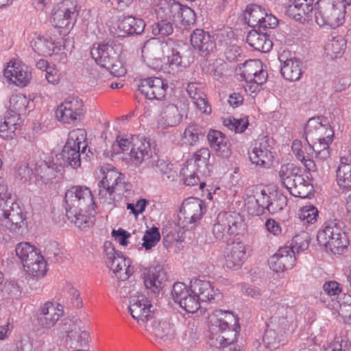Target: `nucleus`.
Returning <instances> with one entry per match:
<instances>
[{
  "label": "nucleus",
  "mask_w": 351,
  "mask_h": 351,
  "mask_svg": "<svg viewBox=\"0 0 351 351\" xmlns=\"http://www.w3.org/2000/svg\"><path fill=\"white\" fill-rule=\"evenodd\" d=\"M278 176L282 184L293 196L304 199L311 195L313 187L311 181L302 173L300 168L294 164L281 165Z\"/></svg>",
  "instance_id": "nucleus-5"
},
{
  "label": "nucleus",
  "mask_w": 351,
  "mask_h": 351,
  "mask_svg": "<svg viewBox=\"0 0 351 351\" xmlns=\"http://www.w3.org/2000/svg\"><path fill=\"white\" fill-rule=\"evenodd\" d=\"M0 212V215L5 220L6 226L10 231L18 232L26 226L25 213L15 196L6 197Z\"/></svg>",
  "instance_id": "nucleus-15"
},
{
  "label": "nucleus",
  "mask_w": 351,
  "mask_h": 351,
  "mask_svg": "<svg viewBox=\"0 0 351 351\" xmlns=\"http://www.w3.org/2000/svg\"><path fill=\"white\" fill-rule=\"evenodd\" d=\"M210 152L208 148L203 147L196 151L186 162L190 169H195L200 175H208V162Z\"/></svg>",
  "instance_id": "nucleus-43"
},
{
  "label": "nucleus",
  "mask_w": 351,
  "mask_h": 351,
  "mask_svg": "<svg viewBox=\"0 0 351 351\" xmlns=\"http://www.w3.org/2000/svg\"><path fill=\"white\" fill-rule=\"evenodd\" d=\"M23 267L29 275L38 278L43 277L47 271V263L40 252L24 263Z\"/></svg>",
  "instance_id": "nucleus-46"
},
{
  "label": "nucleus",
  "mask_w": 351,
  "mask_h": 351,
  "mask_svg": "<svg viewBox=\"0 0 351 351\" xmlns=\"http://www.w3.org/2000/svg\"><path fill=\"white\" fill-rule=\"evenodd\" d=\"M151 156L152 148L149 141L144 138L133 140L132 146L129 153V159L132 165L138 167Z\"/></svg>",
  "instance_id": "nucleus-34"
},
{
  "label": "nucleus",
  "mask_w": 351,
  "mask_h": 351,
  "mask_svg": "<svg viewBox=\"0 0 351 351\" xmlns=\"http://www.w3.org/2000/svg\"><path fill=\"white\" fill-rule=\"evenodd\" d=\"M195 14L191 8L181 5V9L176 14L173 23L180 28H186L195 23Z\"/></svg>",
  "instance_id": "nucleus-50"
},
{
  "label": "nucleus",
  "mask_w": 351,
  "mask_h": 351,
  "mask_svg": "<svg viewBox=\"0 0 351 351\" xmlns=\"http://www.w3.org/2000/svg\"><path fill=\"white\" fill-rule=\"evenodd\" d=\"M344 300L339 304V314L345 322L351 324V295H345Z\"/></svg>",
  "instance_id": "nucleus-64"
},
{
  "label": "nucleus",
  "mask_w": 351,
  "mask_h": 351,
  "mask_svg": "<svg viewBox=\"0 0 351 351\" xmlns=\"http://www.w3.org/2000/svg\"><path fill=\"white\" fill-rule=\"evenodd\" d=\"M182 116L178 108L172 104H165L162 106L160 112L157 117V126L160 130H167L180 124Z\"/></svg>",
  "instance_id": "nucleus-32"
},
{
  "label": "nucleus",
  "mask_w": 351,
  "mask_h": 351,
  "mask_svg": "<svg viewBox=\"0 0 351 351\" xmlns=\"http://www.w3.org/2000/svg\"><path fill=\"white\" fill-rule=\"evenodd\" d=\"M223 125L229 130L236 133H241L247 129L249 125V121L247 117H243L240 119L230 117L225 118L223 121Z\"/></svg>",
  "instance_id": "nucleus-56"
},
{
  "label": "nucleus",
  "mask_w": 351,
  "mask_h": 351,
  "mask_svg": "<svg viewBox=\"0 0 351 351\" xmlns=\"http://www.w3.org/2000/svg\"><path fill=\"white\" fill-rule=\"evenodd\" d=\"M129 311L138 324L149 330L148 324L154 318V307L151 301L143 294L131 295L129 301Z\"/></svg>",
  "instance_id": "nucleus-18"
},
{
  "label": "nucleus",
  "mask_w": 351,
  "mask_h": 351,
  "mask_svg": "<svg viewBox=\"0 0 351 351\" xmlns=\"http://www.w3.org/2000/svg\"><path fill=\"white\" fill-rule=\"evenodd\" d=\"M247 43L255 50L266 53L273 46L272 41L266 34L259 33L256 30L250 31L246 38Z\"/></svg>",
  "instance_id": "nucleus-45"
},
{
  "label": "nucleus",
  "mask_w": 351,
  "mask_h": 351,
  "mask_svg": "<svg viewBox=\"0 0 351 351\" xmlns=\"http://www.w3.org/2000/svg\"><path fill=\"white\" fill-rule=\"evenodd\" d=\"M104 252L107 266L117 279L121 281L126 280L134 273L130 260L116 251L111 242L104 243Z\"/></svg>",
  "instance_id": "nucleus-13"
},
{
  "label": "nucleus",
  "mask_w": 351,
  "mask_h": 351,
  "mask_svg": "<svg viewBox=\"0 0 351 351\" xmlns=\"http://www.w3.org/2000/svg\"><path fill=\"white\" fill-rule=\"evenodd\" d=\"M30 47L39 56H48L58 53L61 43L50 34L40 35L34 33L29 37Z\"/></svg>",
  "instance_id": "nucleus-26"
},
{
  "label": "nucleus",
  "mask_w": 351,
  "mask_h": 351,
  "mask_svg": "<svg viewBox=\"0 0 351 351\" xmlns=\"http://www.w3.org/2000/svg\"><path fill=\"white\" fill-rule=\"evenodd\" d=\"M35 107L34 101L29 97L22 93H14L11 95L9 101V110L12 114H25Z\"/></svg>",
  "instance_id": "nucleus-39"
},
{
  "label": "nucleus",
  "mask_w": 351,
  "mask_h": 351,
  "mask_svg": "<svg viewBox=\"0 0 351 351\" xmlns=\"http://www.w3.org/2000/svg\"><path fill=\"white\" fill-rule=\"evenodd\" d=\"M71 346L84 347L88 345L90 338L88 327L81 321L71 324V328L66 331Z\"/></svg>",
  "instance_id": "nucleus-38"
},
{
  "label": "nucleus",
  "mask_w": 351,
  "mask_h": 351,
  "mask_svg": "<svg viewBox=\"0 0 351 351\" xmlns=\"http://www.w3.org/2000/svg\"><path fill=\"white\" fill-rule=\"evenodd\" d=\"M3 73L8 84L17 87L27 86L32 80L31 69L18 58L10 60L4 66Z\"/></svg>",
  "instance_id": "nucleus-19"
},
{
  "label": "nucleus",
  "mask_w": 351,
  "mask_h": 351,
  "mask_svg": "<svg viewBox=\"0 0 351 351\" xmlns=\"http://www.w3.org/2000/svg\"><path fill=\"white\" fill-rule=\"evenodd\" d=\"M21 119L18 114L6 112L0 116V137L4 140H12L16 136V131L21 126Z\"/></svg>",
  "instance_id": "nucleus-35"
},
{
  "label": "nucleus",
  "mask_w": 351,
  "mask_h": 351,
  "mask_svg": "<svg viewBox=\"0 0 351 351\" xmlns=\"http://www.w3.org/2000/svg\"><path fill=\"white\" fill-rule=\"evenodd\" d=\"M77 3L74 1L64 0L55 5L51 12V23L63 35L73 29L77 17Z\"/></svg>",
  "instance_id": "nucleus-11"
},
{
  "label": "nucleus",
  "mask_w": 351,
  "mask_h": 351,
  "mask_svg": "<svg viewBox=\"0 0 351 351\" xmlns=\"http://www.w3.org/2000/svg\"><path fill=\"white\" fill-rule=\"evenodd\" d=\"M244 19L247 25L252 27L275 28L278 23V19L269 13L264 7L252 4L247 6Z\"/></svg>",
  "instance_id": "nucleus-21"
},
{
  "label": "nucleus",
  "mask_w": 351,
  "mask_h": 351,
  "mask_svg": "<svg viewBox=\"0 0 351 351\" xmlns=\"http://www.w3.org/2000/svg\"><path fill=\"white\" fill-rule=\"evenodd\" d=\"M54 113L58 121L63 124L71 125L83 119L86 113V108L80 98L69 96L57 106Z\"/></svg>",
  "instance_id": "nucleus-14"
},
{
  "label": "nucleus",
  "mask_w": 351,
  "mask_h": 351,
  "mask_svg": "<svg viewBox=\"0 0 351 351\" xmlns=\"http://www.w3.org/2000/svg\"><path fill=\"white\" fill-rule=\"evenodd\" d=\"M168 88L167 82L160 77H150L141 80L139 91L149 100L165 98Z\"/></svg>",
  "instance_id": "nucleus-27"
},
{
  "label": "nucleus",
  "mask_w": 351,
  "mask_h": 351,
  "mask_svg": "<svg viewBox=\"0 0 351 351\" xmlns=\"http://www.w3.org/2000/svg\"><path fill=\"white\" fill-rule=\"evenodd\" d=\"M271 149L269 139L266 136L258 139L249 151L250 161L262 168H270L273 166L275 157V153Z\"/></svg>",
  "instance_id": "nucleus-23"
},
{
  "label": "nucleus",
  "mask_w": 351,
  "mask_h": 351,
  "mask_svg": "<svg viewBox=\"0 0 351 351\" xmlns=\"http://www.w3.org/2000/svg\"><path fill=\"white\" fill-rule=\"evenodd\" d=\"M245 225L243 217L236 212L220 213L213 227V233L217 239L241 234Z\"/></svg>",
  "instance_id": "nucleus-10"
},
{
  "label": "nucleus",
  "mask_w": 351,
  "mask_h": 351,
  "mask_svg": "<svg viewBox=\"0 0 351 351\" xmlns=\"http://www.w3.org/2000/svg\"><path fill=\"white\" fill-rule=\"evenodd\" d=\"M319 245L334 254H343L349 245V239L342 223L337 220L328 221L317 234Z\"/></svg>",
  "instance_id": "nucleus-6"
},
{
  "label": "nucleus",
  "mask_w": 351,
  "mask_h": 351,
  "mask_svg": "<svg viewBox=\"0 0 351 351\" xmlns=\"http://www.w3.org/2000/svg\"><path fill=\"white\" fill-rule=\"evenodd\" d=\"M172 296L176 303L189 313L197 312L200 308V302L215 299L217 291L209 281L195 279L190 286L182 282H176L173 286Z\"/></svg>",
  "instance_id": "nucleus-2"
},
{
  "label": "nucleus",
  "mask_w": 351,
  "mask_h": 351,
  "mask_svg": "<svg viewBox=\"0 0 351 351\" xmlns=\"http://www.w3.org/2000/svg\"><path fill=\"white\" fill-rule=\"evenodd\" d=\"M239 69L241 78L245 82V92L254 97L267 80L265 66L260 60H248L242 64Z\"/></svg>",
  "instance_id": "nucleus-9"
},
{
  "label": "nucleus",
  "mask_w": 351,
  "mask_h": 351,
  "mask_svg": "<svg viewBox=\"0 0 351 351\" xmlns=\"http://www.w3.org/2000/svg\"><path fill=\"white\" fill-rule=\"evenodd\" d=\"M33 176L36 178V184L42 187L52 181L54 171L43 161L36 164L34 170L26 164L21 165L17 170V176L23 182L30 180Z\"/></svg>",
  "instance_id": "nucleus-22"
},
{
  "label": "nucleus",
  "mask_w": 351,
  "mask_h": 351,
  "mask_svg": "<svg viewBox=\"0 0 351 351\" xmlns=\"http://www.w3.org/2000/svg\"><path fill=\"white\" fill-rule=\"evenodd\" d=\"M167 43L159 38H152L146 41L142 47V57L149 66L155 69H162L161 58L165 51H169Z\"/></svg>",
  "instance_id": "nucleus-24"
},
{
  "label": "nucleus",
  "mask_w": 351,
  "mask_h": 351,
  "mask_svg": "<svg viewBox=\"0 0 351 351\" xmlns=\"http://www.w3.org/2000/svg\"><path fill=\"white\" fill-rule=\"evenodd\" d=\"M239 319L232 312L216 310L210 316V329L221 332L217 338L223 347L230 346L237 340Z\"/></svg>",
  "instance_id": "nucleus-7"
},
{
  "label": "nucleus",
  "mask_w": 351,
  "mask_h": 351,
  "mask_svg": "<svg viewBox=\"0 0 351 351\" xmlns=\"http://www.w3.org/2000/svg\"><path fill=\"white\" fill-rule=\"evenodd\" d=\"M15 252L23 265L40 252L34 245L28 242L18 243L15 247Z\"/></svg>",
  "instance_id": "nucleus-52"
},
{
  "label": "nucleus",
  "mask_w": 351,
  "mask_h": 351,
  "mask_svg": "<svg viewBox=\"0 0 351 351\" xmlns=\"http://www.w3.org/2000/svg\"><path fill=\"white\" fill-rule=\"evenodd\" d=\"M313 9V0H293L287 6L286 13L294 20L305 23L312 19Z\"/></svg>",
  "instance_id": "nucleus-30"
},
{
  "label": "nucleus",
  "mask_w": 351,
  "mask_h": 351,
  "mask_svg": "<svg viewBox=\"0 0 351 351\" xmlns=\"http://www.w3.org/2000/svg\"><path fill=\"white\" fill-rule=\"evenodd\" d=\"M193 47L204 53L213 52L216 47L214 36L203 29H196L191 35Z\"/></svg>",
  "instance_id": "nucleus-36"
},
{
  "label": "nucleus",
  "mask_w": 351,
  "mask_h": 351,
  "mask_svg": "<svg viewBox=\"0 0 351 351\" xmlns=\"http://www.w3.org/2000/svg\"><path fill=\"white\" fill-rule=\"evenodd\" d=\"M206 210L204 203L199 198L191 197L185 199L178 215V226L182 230H187L194 226Z\"/></svg>",
  "instance_id": "nucleus-17"
},
{
  "label": "nucleus",
  "mask_w": 351,
  "mask_h": 351,
  "mask_svg": "<svg viewBox=\"0 0 351 351\" xmlns=\"http://www.w3.org/2000/svg\"><path fill=\"white\" fill-rule=\"evenodd\" d=\"M182 144L195 145L199 141V133L197 125H190L184 131L181 136Z\"/></svg>",
  "instance_id": "nucleus-60"
},
{
  "label": "nucleus",
  "mask_w": 351,
  "mask_h": 351,
  "mask_svg": "<svg viewBox=\"0 0 351 351\" xmlns=\"http://www.w3.org/2000/svg\"><path fill=\"white\" fill-rule=\"evenodd\" d=\"M105 68L115 77L124 76L127 72L125 66L118 54L117 58H112Z\"/></svg>",
  "instance_id": "nucleus-61"
},
{
  "label": "nucleus",
  "mask_w": 351,
  "mask_h": 351,
  "mask_svg": "<svg viewBox=\"0 0 351 351\" xmlns=\"http://www.w3.org/2000/svg\"><path fill=\"white\" fill-rule=\"evenodd\" d=\"M152 27V33L155 36H169L173 33V28L172 20L169 19H158Z\"/></svg>",
  "instance_id": "nucleus-58"
},
{
  "label": "nucleus",
  "mask_w": 351,
  "mask_h": 351,
  "mask_svg": "<svg viewBox=\"0 0 351 351\" xmlns=\"http://www.w3.org/2000/svg\"><path fill=\"white\" fill-rule=\"evenodd\" d=\"M137 138L132 137L130 139L125 137H117L115 142L112 145V150L106 153L107 157H112L121 152L128 151L131 149L133 143V140Z\"/></svg>",
  "instance_id": "nucleus-57"
},
{
  "label": "nucleus",
  "mask_w": 351,
  "mask_h": 351,
  "mask_svg": "<svg viewBox=\"0 0 351 351\" xmlns=\"http://www.w3.org/2000/svg\"><path fill=\"white\" fill-rule=\"evenodd\" d=\"M147 330L149 332L153 333L156 337L162 342H167L173 339L175 330L173 325L167 321H155L152 320L148 324Z\"/></svg>",
  "instance_id": "nucleus-44"
},
{
  "label": "nucleus",
  "mask_w": 351,
  "mask_h": 351,
  "mask_svg": "<svg viewBox=\"0 0 351 351\" xmlns=\"http://www.w3.org/2000/svg\"><path fill=\"white\" fill-rule=\"evenodd\" d=\"M180 175L182 177L184 183L188 186H195L199 184V188L203 189L206 185L201 180L203 177L208 175H200L195 169H190V166L184 164L181 170Z\"/></svg>",
  "instance_id": "nucleus-49"
},
{
  "label": "nucleus",
  "mask_w": 351,
  "mask_h": 351,
  "mask_svg": "<svg viewBox=\"0 0 351 351\" xmlns=\"http://www.w3.org/2000/svg\"><path fill=\"white\" fill-rule=\"evenodd\" d=\"M298 217L303 225H314L318 220L319 211L314 205L306 204L300 208L298 212Z\"/></svg>",
  "instance_id": "nucleus-51"
},
{
  "label": "nucleus",
  "mask_w": 351,
  "mask_h": 351,
  "mask_svg": "<svg viewBox=\"0 0 351 351\" xmlns=\"http://www.w3.org/2000/svg\"><path fill=\"white\" fill-rule=\"evenodd\" d=\"M128 17L123 16L114 21H111L109 25V30L111 34L117 37H124L130 35V25L131 23Z\"/></svg>",
  "instance_id": "nucleus-53"
},
{
  "label": "nucleus",
  "mask_w": 351,
  "mask_h": 351,
  "mask_svg": "<svg viewBox=\"0 0 351 351\" xmlns=\"http://www.w3.org/2000/svg\"><path fill=\"white\" fill-rule=\"evenodd\" d=\"M295 263V255L289 246L279 248L268 260L269 268L276 273H282L292 269Z\"/></svg>",
  "instance_id": "nucleus-28"
},
{
  "label": "nucleus",
  "mask_w": 351,
  "mask_h": 351,
  "mask_svg": "<svg viewBox=\"0 0 351 351\" xmlns=\"http://www.w3.org/2000/svg\"><path fill=\"white\" fill-rule=\"evenodd\" d=\"M317 5L315 19L319 26L335 29L344 23L348 5Z\"/></svg>",
  "instance_id": "nucleus-16"
},
{
  "label": "nucleus",
  "mask_w": 351,
  "mask_h": 351,
  "mask_svg": "<svg viewBox=\"0 0 351 351\" xmlns=\"http://www.w3.org/2000/svg\"><path fill=\"white\" fill-rule=\"evenodd\" d=\"M69 220L80 229L84 228L97 214V204L92 191L85 186H73L64 195Z\"/></svg>",
  "instance_id": "nucleus-1"
},
{
  "label": "nucleus",
  "mask_w": 351,
  "mask_h": 351,
  "mask_svg": "<svg viewBox=\"0 0 351 351\" xmlns=\"http://www.w3.org/2000/svg\"><path fill=\"white\" fill-rule=\"evenodd\" d=\"M324 351H351V343L346 339L337 337L325 348Z\"/></svg>",
  "instance_id": "nucleus-63"
},
{
  "label": "nucleus",
  "mask_w": 351,
  "mask_h": 351,
  "mask_svg": "<svg viewBox=\"0 0 351 351\" xmlns=\"http://www.w3.org/2000/svg\"><path fill=\"white\" fill-rule=\"evenodd\" d=\"M160 240V234L159 230L156 226H152L147 230L142 239V248L146 251L152 250L156 246Z\"/></svg>",
  "instance_id": "nucleus-54"
},
{
  "label": "nucleus",
  "mask_w": 351,
  "mask_h": 351,
  "mask_svg": "<svg viewBox=\"0 0 351 351\" xmlns=\"http://www.w3.org/2000/svg\"><path fill=\"white\" fill-rule=\"evenodd\" d=\"M291 150L296 159L300 161L308 171L316 170V165L313 160V149L306 137L304 141L294 140L291 145Z\"/></svg>",
  "instance_id": "nucleus-29"
},
{
  "label": "nucleus",
  "mask_w": 351,
  "mask_h": 351,
  "mask_svg": "<svg viewBox=\"0 0 351 351\" xmlns=\"http://www.w3.org/2000/svg\"><path fill=\"white\" fill-rule=\"evenodd\" d=\"M91 56L97 64L105 68L112 58H117V53L111 45L99 43L93 45Z\"/></svg>",
  "instance_id": "nucleus-42"
},
{
  "label": "nucleus",
  "mask_w": 351,
  "mask_h": 351,
  "mask_svg": "<svg viewBox=\"0 0 351 351\" xmlns=\"http://www.w3.org/2000/svg\"><path fill=\"white\" fill-rule=\"evenodd\" d=\"M153 167L156 171L159 172L163 177L173 180L176 178V171L173 170V165L162 159H157L154 161Z\"/></svg>",
  "instance_id": "nucleus-59"
},
{
  "label": "nucleus",
  "mask_w": 351,
  "mask_h": 351,
  "mask_svg": "<svg viewBox=\"0 0 351 351\" xmlns=\"http://www.w3.org/2000/svg\"><path fill=\"white\" fill-rule=\"evenodd\" d=\"M309 241L308 234L306 232L301 231L293 237L289 247L294 253V255H295V253L307 250L309 245Z\"/></svg>",
  "instance_id": "nucleus-55"
},
{
  "label": "nucleus",
  "mask_w": 351,
  "mask_h": 351,
  "mask_svg": "<svg viewBox=\"0 0 351 351\" xmlns=\"http://www.w3.org/2000/svg\"><path fill=\"white\" fill-rule=\"evenodd\" d=\"M291 318L274 316L265 330L263 340L265 346L269 350H277L286 344L288 335L294 330Z\"/></svg>",
  "instance_id": "nucleus-8"
},
{
  "label": "nucleus",
  "mask_w": 351,
  "mask_h": 351,
  "mask_svg": "<svg viewBox=\"0 0 351 351\" xmlns=\"http://www.w3.org/2000/svg\"><path fill=\"white\" fill-rule=\"evenodd\" d=\"M180 9L181 4L176 0H157L152 8L158 19H169L173 22Z\"/></svg>",
  "instance_id": "nucleus-37"
},
{
  "label": "nucleus",
  "mask_w": 351,
  "mask_h": 351,
  "mask_svg": "<svg viewBox=\"0 0 351 351\" xmlns=\"http://www.w3.org/2000/svg\"><path fill=\"white\" fill-rule=\"evenodd\" d=\"M210 146L223 158L231 155V149L228 138L220 131L211 130L207 136Z\"/></svg>",
  "instance_id": "nucleus-40"
},
{
  "label": "nucleus",
  "mask_w": 351,
  "mask_h": 351,
  "mask_svg": "<svg viewBox=\"0 0 351 351\" xmlns=\"http://www.w3.org/2000/svg\"><path fill=\"white\" fill-rule=\"evenodd\" d=\"M346 48V40L342 36L332 38L325 46L326 55L331 59L341 58Z\"/></svg>",
  "instance_id": "nucleus-47"
},
{
  "label": "nucleus",
  "mask_w": 351,
  "mask_h": 351,
  "mask_svg": "<svg viewBox=\"0 0 351 351\" xmlns=\"http://www.w3.org/2000/svg\"><path fill=\"white\" fill-rule=\"evenodd\" d=\"M305 134L307 140L312 142L313 156L322 160L329 158V146L333 141L334 131L325 119H310L306 125Z\"/></svg>",
  "instance_id": "nucleus-4"
},
{
  "label": "nucleus",
  "mask_w": 351,
  "mask_h": 351,
  "mask_svg": "<svg viewBox=\"0 0 351 351\" xmlns=\"http://www.w3.org/2000/svg\"><path fill=\"white\" fill-rule=\"evenodd\" d=\"M246 258V245L243 242H233L226 247L225 261L229 269H239L245 263Z\"/></svg>",
  "instance_id": "nucleus-31"
},
{
  "label": "nucleus",
  "mask_w": 351,
  "mask_h": 351,
  "mask_svg": "<svg viewBox=\"0 0 351 351\" xmlns=\"http://www.w3.org/2000/svg\"><path fill=\"white\" fill-rule=\"evenodd\" d=\"M86 132L84 129L77 128L71 131L69 134L68 140L62 152V160L73 168L80 166V149H86Z\"/></svg>",
  "instance_id": "nucleus-12"
},
{
  "label": "nucleus",
  "mask_w": 351,
  "mask_h": 351,
  "mask_svg": "<svg viewBox=\"0 0 351 351\" xmlns=\"http://www.w3.org/2000/svg\"><path fill=\"white\" fill-rule=\"evenodd\" d=\"M337 184L342 191L351 189V158L341 156L336 170Z\"/></svg>",
  "instance_id": "nucleus-41"
},
{
  "label": "nucleus",
  "mask_w": 351,
  "mask_h": 351,
  "mask_svg": "<svg viewBox=\"0 0 351 351\" xmlns=\"http://www.w3.org/2000/svg\"><path fill=\"white\" fill-rule=\"evenodd\" d=\"M244 205L250 215L259 216L265 209L270 210L272 205L267 188L255 187L248 189L244 197Z\"/></svg>",
  "instance_id": "nucleus-20"
},
{
  "label": "nucleus",
  "mask_w": 351,
  "mask_h": 351,
  "mask_svg": "<svg viewBox=\"0 0 351 351\" xmlns=\"http://www.w3.org/2000/svg\"><path fill=\"white\" fill-rule=\"evenodd\" d=\"M100 171L103 177L99 185V198L103 204L117 206L130 191L131 185L125 181L124 174L110 164L103 165Z\"/></svg>",
  "instance_id": "nucleus-3"
},
{
  "label": "nucleus",
  "mask_w": 351,
  "mask_h": 351,
  "mask_svg": "<svg viewBox=\"0 0 351 351\" xmlns=\"http://www.w3.org/2000/svg\"><path fill=\"white\" fill-rule=\"evenodd\" d=\"M279 60L281 74L285 80L294 82L300 79L303 73V64L300 60L295 57L285 58L284 54L280 55Z\"/></svg>",
  "instance_id": "nucleus-33"
},
{
  "label": "nucleus",
  "mask_w": 351,
  "mask_h": 351,
  "mask_svg": "<svg viewBox=\"0 0 351 351\" xmlns=\"http://www.w3.org/2000/svg\"><path fill=\"white\" fill-rule=\"evenodd\" d=\"M167 62L172 71H181L187 66V62L183 60L180 52L175 49H172L171 54L167 56Z\"/></svg>",
  "instance_id": "nucleus-62"
},
{
  "label": "nucleus",
  "mask_w": 351,
  "mask_h": 351,
  "mask_svg": "<svg viewBox=\"0 0 351 351\" xmlns=\"http://www.w3.org/2000/svg\"><path fill=\"white\" fill-rule=\"evenodd\" d=\"M64 306L56 302H46L38 311V325L44 330L54 327L64 315Z\"/></svg>",
  "instance_id": "nucleus-25"
},
{
  "label": "nucleus",
  "mask_w": 351,
  "mask_h": 351,
  "mask_svg": "<svg viewBox=\"0 0 351 351\" xmlns=\"http://www.w3.org/2000/svg\"><path fill=\"white\" fill-rule=\"evenodd\" d=\"M167 280L165 271L162 269H154L145 278V287L152 292H158L163 283Z\"/></svg>",
  "instance_id": "nucleus-48"
}]
</instances>
